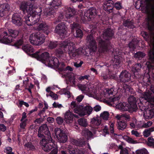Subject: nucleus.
<instances>
[{
    "mask_svg": "<svg viewBox=\"0 0 154 154\" xmlns=\"http://www.w3.org/2000/svg\"><path fill=\"white\" fill-rule=\"evenodd\" d=\"M12 151V149L9 146L6 147L4 150V152L6 153H9V152H11Z\"/></svg>",
    "mask_w": 154,
    "mask_h": 154,
    "instance_id": "obj_58",
    "label": "nucleus"
},
{
    "mask_svg": "<svg viewBox=\"0 0 154 154\" xmlns=\"http://www.w3.org/2000/svg\"><path fill=\"white\" fill-rule=\"evenodd\" d=\"M54 142L51 137V139L50 138L48 139H42L40 140V143L42 146V149L45 152H48L54 147Z\"/></svg>",
    "mask_w": 154,
    "mask_h": 154,
    "instance_id": "obj_15",
    "label": "nucleus"
},
{
    "mask_svg": "<svg viewBox=\"0 0 154 154\" xmlns=\"http://www.w3.org/2000/svg\"><path fill=\"white\" fill-rule=\"evenodd\" d=\"M60 43L57 41H49L48 43V46L50 49H53L55 48L58 44Z\"/></svg>",
    "mask_w": 154,
    "mask_h": 154,
    "instance_id": "obj_42",
    "label": "nucleus"
},
{
    "mask_svg": "<svg viewBox=\"0 0 154 154\" xmlns=\"http://www.w3.org/2000/svg\"><path fill=\"white\" fill-rule=\"evenodd\" d=\"M117 123H118V127L119 130L123 131L125 128L126 124L124 121H117Z\"/></svg>",
    "mask_w": 154,
    "mask_h": 154,
    "instance_id": "obj_38",
    "label": "nucleus"
},
{
    "mask_svg": "<svg viewBox=\"0 0 154 154\" xmlns=\"http://www.w3.org/2000/svg\"><path fill=\"white\" fill-rule=\"evenodd\" d=\"M75 9L71 7L67 8L65 12L64 16L62 14H60L56 20L57 22L62 20H65L69 23H72V19L75 14Z\"/></svg>",
    "mask_w": 154,
    "mask_h": 154,
    "instance_id": "obj_11",
    "label": "nucleus"
},
{
    "mask_svg": "<svg viewBox=\"0 0 154 154\" xmlns=\"http://www.w3.org/2000/svg\"><path fill=\"white\" fill-rule=\"evenodd\" d=\"M37 136L40 139L50 138L51 139V133L46 124L42 125L39 127L38 131Z\"/></svg>",
    "mask_w": 154,
    "mask_h": 154,
    "instance_id": "obj_14",
    "label": "nucleus"
},
{
    "mask_svg": "<svg viewBox=\"0 0 154 154\" xmlns=\"http://www.w3.org/2000/svg\"><path fill=\"white\" fill-rule=\"evenodd\" d=\"M79 14L81 17V20L85 21L87 20L89 21L92 20L97 14V10L94 7L90 8L85 11L84 15L83 10L85 7L82 4L78 5Z\"/></svg>",
    "mask_w": 154,
    "mask_h": 154,
    "instance_id": "obj_7",
    "label": "nucleus"
},
{
    "mask_svg": "<svg viewBox=\"0 0 154 154\" xmlns=\"http://www.w3.org/2000/svg\"><path fill=\"white\" fill-rule=\"evenodd\" d=\"M138 41L136 38H133L128 44V46L130 51H134L137 45Z\"/></svg>",
    "mask_w": 154,
    "mask_h": 154,
    "instance_id": "obj_31",
    "label": "nucleus"
},
{
    "mask_svg": "<svg viewBox=\"0 0 154 154\" xmlns=\"http://www.w3.org/2000/svg\"><path fill=\"white\" fill-rule=\"evenodd\" d=\"M131 76V74L125 70H123L119 75V79L117 78L118 85L122 82L125 83L129 82Z\"/></svg>",
    "mask_w": 154,
    "mask_h": 154,
    "instance_id": "obj_16",
    "label": "nucleus"
},
{
    "mask_svg": "<svg viewBox=\"0 0 154 154\" xmlns=\"http://www.w3.org/2000/svg\"><path fill=\"white\" fill-rule=\"evenodd\" d=\"M78 122L79 125L83 127H86L88 125L87 119L84 118L79 119Z\"/></svg>",
    "mask_w": 154,
    "mask_h": 154,
    "instance_id": "obj_39",
    "label": "nucleus"
},
{
    "mask_svg": "<svg viewBox=\"0 0 154 154\" xmlns=\"http://www.w3.org/2000/svg\"><path fill=\"white\" fill-rule=\"evenodd\" d=\"M29 39L32 44L39 45L45 42V36L43 33L39 32H35L30 35Z\"/></svg>",
    "mask_w": 154,
    "mask_h": 154,
    "instance_id": "obj_12",
    "label": "nucleus"
},
{
    "mask_svg": "<svg viewBox=\"0 0 154 154\" xmlns=\"http://www.w3.org/2000/svg\"><path fill=\"white\" fill-rule=\"evenodd\" d=\"M114 31L110 28H107L103 32L102 37L105 40H104L100 37H97L98 43V51L99 52H112L113 49L111 44L110 40L114 37Z\"/></svg>",
    "mask_w": 154,
    "mask_h": 154,
    "instance_id": "obj_2",
    "label": "nucleus"
},
{
    "mask_svg": "<svg viewBox=\"0 0 154 154\" xmlns=\"http://www.w3.org/2000/svg\"><path fill=\"white\" fill-rule=\"evenodd\" d=\"M25 146L28 148L29 150L32 151H34L35 149V147L31 143H28L25 144Z\"/></svg>",
    "mask_w": 154,
    "mask_h": 154,
    "instance_id": "obj_46",
    "label": "nucleus"
},
{
    "mask_svg": "<svg viewBox=\"0 0 154 154\" xmlns=\"http://www.w3.org/2000/svg\"><path fill=\"white\" fill-rule=\"evenodd\" d=\"M37 29L38 31L42 32L47 35L50 32V29L49 26L45 22L43 21L40 22Z\"/></svg>",
    "mask_w": 154,
    "mask_h": 154,
    "instance_id": "obj_24",
    "label": "nucleus"
},
{
    "mask_svg": "<svg viewBox=\"0 0 154 154\" xmlns=\"http://www.w3.org/2000/svg\"><path fill=\"white\" fill-rule=\"evenodd\" d=\"M67 28L65 23L61 22L56 26L54 30L55 32L60 35H63L65 34Z\"/></svg>",
    "mask_w": 154,
    "mask_h": 154,
    "instance_id": "obj_22",
    "label": "nucleus"
},
{
    "mask_svg": "<svg viewBox=\"0 0 154 154\" xmlns=\"http://www.w3.org/2000/svg\"><path fill=\"white\" fill-rule=\"evenodd\" d=\"M131 88L130 86L125 83H122V85L120 83L117 87L118 92H120L122 93H124L127 91L130 90Z\"/></svg>",
    "mask_w": 154,
    "mask_h": 154,
    "instance_id": "obj_28",
    "label": "nucleus"
},
{
    "mask_svg": "<svg viewBox=\"0 0 154 154\" xmlns=\"http://www.w3.org/2000/svg\"><path fill=\"white\" fill-rule=\"evenodd\" d=\"M19 104L20 106H22L23 105L27 107L29 106V105L28 103L22 100L19 101Z\"/></svg>",
    "mask_w": 154,
    "mask_h": 154,
    "instance_id": "obj_59",
    "label": "nucleus"
},
{
    "mask_svg": "<svg viewBox=\"0 0 154 154\" xmlns=\"http://www.w3.org/2000/svg\"><path fill=\"white\" fill-rule=\"evenodd\" d=\"M45 110H44V109H42L39 111L38 113V116H39L40 117H42V116H43V118H45V116L44 115L45 114Z\"/></svg>",
    "mask_w": 154,
    "mask_h": 154,
    "instance_id": "obj_57",
    "label": "nucleus"
},
{
    "mask_svg": "<svg viewBox=\"0 0 154 154\" xmlns=\"http://www.w3.org/2000/svg\"><path fill=\"white\" fill-rule=\"evenodd\" d=\"M39 53V51H37L32 54V56L49 67H58L59 60L57 58L50 57L49 54L48 52L43 53L41 54Z\"/></svg>",
    "mask_w": 154,
    "mask_h": 154,
    "instance_id": "obj_4",
    "label": "nucleus"
},
{
    "mask_svg": "<svg viewBox=\"0 0 154 154\" xmlns=\"http://www.w3.org/2000/svg\"><path fill=\"white\" fill-rule=\"evenodd\" d=\"M109 113L107 111H104L100 115V117L105 120H108L109 118Z\"/></svg>",
    "mask_w": 154,
    "mask_h": 154,
    "instance_id": "obj_44",
    "label": "nucleus"
},
{
    "mask_svg": "<svg viewBox=\"0 0 154 154\" xmlns=\"http://www.w3.org/2000/svg\"><path fill=\"white\" fill-rule=\"evenodd\" d=\"M114 7L116 10H119L122 9V3L119 2H117L115 3Z\"/></svg>",
    "mask_w": 154,
    "mask_h": 154,
    "instance_id": "obj_48",
    "label": "nucleus"
},
{
    "mask_svg": "<svg viewBox=\"0 0 154 154\" xmlns=\"http://www.w3.org/2000/svg\"><path fill=\"white\" fill-rule=\"evenodd\" d=\"M113 91L114 89L113 88L106 89L105 93L106 94L109 96L111 95H112Z\"/></svg>",
    "mask_w": 154,
    "mask_h": 154,
    "instance_id": "obj_52",
    "label": "nucleus"
},
{
    "mask_svg": "<svg viewBox=\"0 0 154 154\" xmlns=\"http://www.w3.org/2000/svg\"><path fill=\"white\" fill-rule=\"evenodd\" d=\"M20 9L25 15L24 18L26 24L28 26H32L39 20L40 17L36 11H35L33 5H28L25 2H22L19 6Z\"/></svg>",
    "mask_w": 154,
    "mask_h": 154,
    "instance_id": "obj_1",
    "label": "nucleus"
},
{
    "mask_svg": "<svg viewBox=\"0 0 154 154\" xmlns=\"http://www.w3.org/2000/svg\"><path fill=\"white\" fill-rule=\"evenodd\" d=\"M64 116L66 121L67 123L71 122L74 117L76 118H78V115L73 114L69 111H67L66 112Z\"/></svg>",
    "mask_w": 154,
    "mask_h": 154,
    "instance_id": "obj_27",
    "label": "nucleus"
},
{
    "mask_svg": "<svg viewBox=\"0 0 154 154\" xmlns=\"http://www.w3.org/2000/svg\"><path fill=\"white\" fill-rule=\"evenodd\" d=\"M149 61L146 63V70H148L146 77H144L143 79H147V82H150V77L154 78V49H150L148 52Z\"/></svg>",
    "mask_w": 154,
    "mask_h": 154,
    "instance_id": "obj_6",
    "label": "nucleus"
},
{
    "mask_svg": "<svg viewBox=\"0 0 154 154\" xmlns=\"http://www.w3.org/2000/svg\"><path fill=\"white\" fill-rule=\"evenodd\" d=\"M84 96L82 95H80L78 96L76 98V100L78 102H80L84 98Z\"/></svg>",
    "mask_w": 154,
    "mask_h": 154,
    "instance_id": "obj_64",
    "label": "nucleus"
},
{
    "mask_svg": "<svg viewBox=\"0 0 154 154\" xmlns=\"http://www.w3.org/2000/svg\"><path fill=\"white\" fill-rule=\"evenodd\" d=\"M55 134L57 139L60 143H64L67 141L68 137L65 131L60 128L55 129Z\"/></svg>",
    "mask_w": 154,
    "mask_h": 154,
    "instance_id": "obj_17",
    "label": "nucleus"
},
{
    "mask_svg": "<svg viewBox=\"0 0 154 154\" xmlns=\"http://www.w3.org/2000/svg\"><path fill=\"white\" fill-rule=\"evenodd\" d=\"M10 6L8 3L0 5V17L8 15L10 14Z\"/></svg>",
    "mask_w": 154,
    "mask_h": 154,
    "instance_id": "obj_21",
    "label": "nucleus"
},
{
    "mask_svg": "<svg viewBox=\"0 0 154 154\" xmlns=\"http://www.w3.org/2000/svg\"><path fill=\"white\" fill-rule=\"evenodd\" d=\"M56 120L58 124L60 125L63 122V119L60 116H58L56 118Z\"/></svg>",
    "mask_w": 154,
    "mask_h": 154,
    "instance_id": "obj_50",
    "label": "nucleus"
},
{
    "mask_svg": "<svg viewBox=\"0 0 154 154\" xmlns=\"http://www.w3.org/2000/svg\"><path fill=\"white\" fill-rule=\"evenodd\" d=\"M69 152L70 154H84L82 151L76 148H71L69 150Z\"/></svg>",
    "mask_w": 154,
    "mask_h": 154,
    "instance_id": "obj_40",
    "label": "nucleus"
},
{
    "mask_svg": "<svg viewBox=\"0 0 154 154\" xmlns=\"http://www.w3.org/2000/svg\"><path fill=\"white\" fill-rule=\"evenodd\" d=\"M137 98L133 95H130L128 98V102L130 108V112H136L138 109L137 103Z\"/></svg>",
    "mask_w": 154,
    "mask_h": 154,
    "instance_id": "obj_19",
    "label": "nucleus"
},
{
    "mask_svg": "<svg viewBox=\"0 0 154 154\" xmlns=\"http://www.w3.org/2000/svg\"><path fill=\"white\" fill-rule=\"evenodd\" d=\"M44 118L40 117L39 118L36 119L34 121V122L37 124H41L44 120Z\"/></svg>",
    "mask_w": 154,
    "mask_h": 154,
    "instance_id": "obj_53",
    "label": "nucleus"
},
{
    "mask_svg": "<svg viewBox=\"0 0 154 154\" xmlns=\"http://www.w3.org/2000/svg\"><path fill=\"white\" fill-rule=\"evenodd\" d=\"M91 123L94 127L98 126L100 124L101 122L99 119L94 118L92 119Z\"/></svg>",
    "mask_w": 154,
    "mask_h": 154,
    "instance_id": "obj_43",
    "label": "nucleus"
},
{
    "mask_svg": "<svg viewBox=\"0 0 154 154\" xmlns=\"http://www.w3.org/2000/svg\"><path fill=\"white\" fill-rule=\"evenodd\" d=\"M154 131V127H152L145 129L143 131V134L144 137H147L150 135L152 132Z\"/></svg>",
    "mask_w": 154,
    "mask_h": 154,
    "instance_id": "obj_36",
    "label": "nucleus"
},
{
    "mask_svg": "<svg viewBox=\"0 0 154 154\" xmlns=\"http://www.w3.org/2000/svg\"><path fill=\"white\" fill-rule=\"evenodd\" d=\"M143 97L149 104V106L151 108L147 111L146 115V118L151 119L154 116V89L151 91L145 92L143 94Z\"/></svg>",
    "mask_w": 154,
    "mask_h": 154,
    "instance_id": "obj_5",
    "label": "nucleus"
},
{
    "mask_svg": "<svg viewBox=\"0 0 154 154\" xmlns=\"http://www.w3.org/2000/svg\"><path fill=\"white\" fill-rule=\"evenodd\" d=\"M66 78L68 79V81L71 83L73 84H75V75L73 73L71 72H67L65 75Z\"/></svg>",
    "mask_w": 154,
    "mask_h": 154,
    "instance_id": "obj_30",
    "label": "nucleus"
},
{
    "mask_svg": "<svg viewBox=\"0 0 154 154\" xmlns=\"http://www.w3.org/2000/svg\"><path fill=\"white\" fill-rule=\"evenodd\" d=\"M61 4V0H53L50 3V5L53 8L57 9V8Z\"/></svg>",
    "mask_w": 154,
    "mask_h": 154,
    "instance_id": "obj_41",
    "label": "nucleus"
},
{
    "mask_svg": "<svg viewBox=\"0 0 154 154\" xmlns=\"http://www.w3.org/2000/svg\"><path fill=\"white\" fill-rule=\"evenodd\" d=\"M58 66L57 67L56 66H53L52 67H56L57 68H58L60 70L62 71L64 70L63 67L65 66V64L63 62L59 63V62L58 63Z\"/></svg>",
    "mask_w": 154,
    "mask_h": 154,
    "instance_id": "obj_49",
    "label": "nucleus"
},
{
    "mask_svg": "<svg viewBox=\"0 0 154 154\" xmlns=\"http://www.w3.org/2000/svg\"><path fill=\"white\" fill-rule=\"evenodd\" d=\"M123 25L130 29H133L134 27L133 23L129 20H127L123 21Z\"/></svg>",
    "mask_w": 154,
    "mask_h": 154,
    "instance_id": "obj_37",
    "label": "nucleus"
},
{
    "mask_svg": "<svg viewBox=\"0 0 154 154\" xmlns=\"http://www.w3.org/2000/svg\"><path fill=\"white\" fill-rule=\"evenodd\" d=\"M152 122L149 121L147 122L146 123H144L143 125V127L144 128H147L149 127L152 125Z\"/></svg>",
    "mask_w": 154,
    "mask_h": 154,
    "instance_id": "obj_62",
    "label": "nucleus"
},
{
    "mask_svg": "<svg viewBox=\"0 0 154 154\" xmlns=\"http://www.w3.org/2000/svg\"><path fill=\"white\" fill-rule=\"evenodd\" d=\"M70 106L72 109H74V112L80 116H84L87 114L90 115L93 110L92 108L90 106H84L82 105L77 106L76 103L73 101L71 103Z\"/></svg>",
    "mask_w": 154,
    "mask_h": 154,
    "instance_id": "obj_9",
    "label": "nucleus"
},
{
    "mask_svg": "<svg viewBox=\"0 0 154 154\" xmlns=\"http://www.w3.org/2000/svg\"><path fill=\"white\" fill-rule=\"evenodd\" d=\"M133 57L136 59L141 60L146 55V54L143 51H138L136 53H133Z\"/></svg>",
    "mask_w": 154,
    "mask_h": 154,
    "instance_id": "obj_32",
    "label": "nucleus"
},
{
    "mask_svg": "<svg viewBox=\"0 0 154 154\" xmlns=\"http://www.w3.org/2000/svg\"><path fill=\"white\" fill-rule=\"evenodd\" d=\"M120 154H128V150L126 148H124V149L120 150Z\"/></svg>",
    "mask_w": 154,
    "mask_h": 154,
    "instance_id": "obj_63",
    "label": "nucleus"
},
{
    "mask_svg": "<svg viewBox=\"0 0 154 154\" xmlns=\"http://www.w3.org/2000/svg\"><path fill=\"white\" fill-rule=\"evenodd\" d=\"M103 6L105 10L109 11L113 8V2L112 0H106L104 2Z\"/></svg>",
    "mask_w": 154,
    "mask_h": 154,
    "instance_id": "obj_29",
    "label": "nucleus"
},
{
    "mask_svg": "<svg viewBox=\"0 0 154 154\" xmlns=\"http://www.w3.org/2000/svg\"><path fill=\"white\" fill-rule=\"evenodd\" d=\"M62 91L63 93L65 95H67L69 97H70V93L69 91H67L65 88L62 89Z\"/></svg>",
    "mask_w": 154,
    "mask_h": 154,
    "instance_id": "obj_61",
    "label": "nucleus"
},
{
    "mask_svg": "<svg viewBox=\"0 0 154 154\" xmlns=\"http://www.w3.org/2000/svg\"><path fill=\"white\" fill-rule=\"evenodd\" d=\"M148 142L149 144L151 146H153V147L154 148V139L151 137H150L148 138Z\"/></svg>",
    "mask_w": 154,
    "mask_h": 154,
    "instance_id": "obj_51",
    "label": "nucleus"
},
{
    "mask_svg": "<svg viewBox=\"0 0 154 154\" xmlns=\"http://www.w3.org/2000/svg\"><path fill=\"white\" fill-rule=\"evenodd\" d=\"M23 50L28 54L34 52V50L32 46L30 45L27 44L22 47Z\"/></svg>",
    "mask_w": 154,
    "mask_h": 154,
    "instance_id": "obj_33",
    "label": "nucleus"
},
{
    "mask_svg": "<svg viewBox=\"0 0 154 154\" xmlns=\"http://www.w3.org/2000/svg\"><path fill=\"white\" fill-rule=\"evenodd\" d=\"M86 39L87 40V43H89V48L91 54L92 52H94L97 50V45L96 42L94 39L93 36L91 35H88Z\"/></svg>",
    "mask_w": 154,
    "mask_h": 154,
    "instance_id": "obj_18",
    "label": "nucleus"
},
{
    "mask_svg": "<svg viewBox=\"0 0 154 154\" xmlns=\"http://www.w3.org/2000/svg\"><path fill=\"white\" fill-rule=\"evenodd\" d=\"M142 67L140 63H137L133 65L131 68V70L134 74V78L139 79L140 75L139 72L140 71Z\"/></svg>",
    "mask_w": 154,
    "mask_h": 154,
    "instance_id": "obj_23",
    "label": "nucleus"
},
{
    "mask_svg": "<svg viewBox=\"0 0 154 154\" xmlns=\"http://www.w3.org/2000/svg\"><path fill=\"white\" fill-rule=\"evenodd\" d=\"M82 134L87 139H89L93 136L92 132L87 129H85L82 131Z\"/></svg>",
    "mask_w": 154,
    "mask_h": 154,
    "instance_id": "obj_35",
    "label": "nucleus"
},
{
    "mask_svg": "<svg viewBox=\"0 0 154 154\" xmlns=\"http://www.w3.org/2000/svg\"><path fill=\"white\" fill-rule=\"evenodd\" d=\"M55 13V11L54 8L50 9L49 10L46 12V15H54Z\"/></svg>",
    "mask_w": 154,
    "mask_h": 154,
    "instance_id": "obj_54",
    "label": "nucleus"
},
{
    "mask_svg": "<svg viewBox=\"0 0 154 154\" xmlns=\"http://www.w3.org/2000/svg\"><path fill=\"white\" fill-rule=\"evenodd\" d=\"M8 31L9 35L5 31L0 34V42L5 44L10 43L12 41V38H15L19 33L18 30L15 29H10Z\"/></svg>",
    "mask_w": 154,
    "mask_h": 154,
    "instance_id": "obj_10",
    "label": "nucleus"
},
{
    "mask_svg": "<svg viewBox=\"0 0 154 154\" xmlns=\"http://www.w3.org/2000/svg\"><path fill=\"white\" fill-rule=\"evenodd\" d=\"M12 21L14 24L18 26H21L22 24V18L20 14L17 13H14L13 15Z\"/></svg>",
    "mask_w": 154,
    "mask_h": 154,
    "instance_id": "obj_26",
    "label": "nucleus"
},
{
    "mask_svg": "<svg viewBox=\"0 0 154 154\" xmlns=\"http://www.w3.org/2000/svg\"><path fill=\"white\" fill-rule=\"evenodd\" d=\"M122 117L126 121H129L130 120L131 117L128 114H123L122 115Z\"/></svg>",
    "mask_w": 154,
    "mask_h": 154,
    "instance_id": "obj_60",
    "label": "nucleus"
},
{
    "mask_svg": "<svg viewBox=\"0 0 154 154\" xmlns=\"http://www.w3.org/2000/svg\"><path fill=\"white\" fill-rule=\"evenodd\" d=\"M145 2L146 9L151 11L152 18L154 20V0H145Z\"/></svg>",
    "mask_w": 154,
    "mask_h": 154,
    "instance_id": "obj_25",
    "label": "nucleus"
},
{
    "mask_svg": "<svg viewBox=\"0 0 154 154\" xmlns=\"http://www.w3.org/2000/svg\"><path fill=\"white\" fill-rule=\"evenodd\" d=\"M148 29L151 33V35L149 34L146 32H144L142 36L145 40L150 42L152 45L150 49H154V24H150L148 22L147 24Z\"/></svg>",
    "mask_w": 154,
    "mask_h": 154,
    "instance_id": "obj_13",
    "label": "nucleus"
},
{
    "mask_svg": "<svg viewBox=\"0 0 154 154\" xmlns=\"http://www.w3.org/2000/svg\"><path fill=\"white\" fill-rule=\"evenodd\" d=\"M123 60L122 57L120 55H115L113 61V65H119L122 62Z\"/></svg>",
    "mask_w": 154,
    "mask_h": 154,
    "instance_id": "obj_34",
    "label": "nucleus"
},
{
    "mask_svg": "<svg viewBox=\"0 0 154 154\" xmlns=\"http://www.w3.org/2000/svg\"><path fill=\"white\" fill-rule=\"evenodd\" d=\"M72 31V32L75 29V32L73 35L76 38H81L83 36V34L82 30L79 28V25L77 23L74 22L72 24L70 25Z\"/></svg>",
    "mask_w": 154,
    "mask_h": 154,
    "instance_id": "obj_20",
    "label": "nucleus"
},
{
    "mask_svg": "<svg viewBox=\"0 0 154 154\" xmlns=\"http://www.w3.org/2000/svg\"><path fill=\"white\" fill-rule=\"evenodd\" d=\"M59 46V48L57 49L56 51V55L58 57L61 58L63 57L64 52H68L70 57L72 58L79 55L78 51L75 48L73 42L63 41L60 42Z\"/></svg>",
    "mask_w": 154,
    "mask_h": 154,
    "instance_id": "obj_3",
    "label": "nucleus"
},
{
    "mask_svg": "<svg viewBox=\"0 0 154 154\" xmlns=\"http://www.w3.org/2000/svg\"><path fill=\"white\" fill-rule=\"evenodd\" d=\"M120 98L119 97H115L113 98L110 97L107 100L106 103L109 105L116 106V108L123 111H128L130 112L129 105L126 103L119 102Z\"/></svg>",
    "mask_w": 154,
    "mask_h": 154,
    "instance_id": "obj_8",
    "label": "nucleus"
},
{
    "mask_svg": "<svg viewBox=\"0 0 154 154\" xmlns=\"http://www.w3.org/2000/svg\"><path fill=\"white\" fill-rule=\"evenodd\" d=\"M136 154H148L147 151L145 149L138 150L136 152Z\"/></svg>",
    "mask_w": 154,
    "mask_h": 154,
    "instance_id": "obj_47",
    "label": "nucleus"
},
{
    "mask_svg": "<svg viewBox=\"0 0 154 154\" xmlns=\"http://www.w3.org/2000/svg\"><path fill=\"white\" fill-rule=\"evenodd\" d=\"M27 119L24 120L20 124V126L21 128L24 129L26 125V121Z\"/></svg>",
    "mask_w": 154,
    "mask_h": 154,
    "instance_id": "obj_55",
    "label": "nucleus"
},
{
    "mask_svg": "<svg viewBox=\"0 0 154 154\" xmlns=\"http://www.w3.org/2000/svg\"><path fill=\"white\" fill-rule=\"evenodd\" d=\"M23 41L22 39H20L17 40L13 45L17 48H19L20 46H21L23 43Z\"/></svg>",
    "mask_w": 154,
    "mask_h": 154,
    "instance_id": "obj_45",
    "label": "nucleus"
},
{
    "mask_svg": "<svg viewBox=\"0 0 154 154\" xmlns=\"http://www.w3.org/2000/svg\"><path fill=\"white\" fill-rule=\"evenodd\" d=\"M83 62L82 61H80L79 63H78V62H74V65L76 68H79L81 67L82 65L83 64Z\"/></svg>",
    "mask_w": 154,
    "mask_h": 154,
    "instance_id": "obj_56",
    "label": "nucleus"
}]
</instances>
